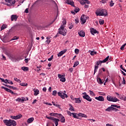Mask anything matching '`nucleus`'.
<instances>
[{"instance_id":"c756f323","label":"nucleus","mask_w":126,"mask_h":126,"mask_svg":"<svg viewBox=\"0 0 126 126\" xmlns=\"http://www.w3.org/2000/svg\"><path fill=\"white\" fill-rule=\"evenodd\" d=\"M65 77V74L61 75V74H58V78L61 79V78H63V77Z\"/></svg>"},{"instance_id":"bb28decb","label":"nucleus","mask_w":126,"mask_h":126,"mask_svg":"<svg viewBox=\"0 0 126 126\" xmlns=\"http://www.w3.org/2000/svg\"><path fill=\"white\" fill-rule=\"evenodd\" d=\"M72 117L74 118V119H78L79 116L77 115L78 114L75 113H72Z\"/></svg>"},{"instance_id":"69168bd1","label":"nucleus","mask_w":126,"mask_h":126,"mask_svg":"<svg viewBox=\"0 0 126 126\" xmlns=\"http://www.w3.org/2000/svg\"><path fill=\"white\" fill-rule=\"evenodd\" d=\"M42 90L44 92H46L47 91V88L46 87H44L43 89H42Z\"/></svg>"},{"instance_id":"a18cd8bd","label":"nucleus","mask_w":126,"mask_h":126,"mask_svg":"<svg viewBox=\"0 0 126 126\" xmlns=\"http://www.w3.org/2000/svg\"><path fill=\"white\" fill-rule=\"evenodd\" d=\"M29 99L28 97H22V101H23V102L25 101H28Z\"/></svg>"},{"instance_id":"a878e982","label":"nucleus","mask_w":126,"mask_h":126,"mask_svg":"<svg viewBox=\"0 0 126 126\" xmlns=\"http://www.w3.org/2000/svg\"><path fill=\"white\" fill-rule=\"evenodd\" d=\"M77 116H79V117H82V118H87V115L83 113H79L77 114Z\"/></svg>"},{"instance_id":"e2e57ef3","label":"nucleus","mask_w":126,"mask_h":126,"mask_svg":"<svg viewBox=\"0 0 126 126\" xmlns=\"http://www.w3.org/2000/svg\"><path fill=\"white\" fill-rule=\"evenodd\" d=\"M75 23L76 24H77V23H79V19L77 18V19H75Z\"/></svg>"},{"instance_id":"de8ad7c7","label":"nucleus","mask_w":126,"mask_h":126,"mask_svg":"<svg viewBox=\"0 0 126 126\" xmlns=\"http://www.w3.org/2000/svg\"><path fill=\"white\" fill-rule=\"evenodd\" d=\"M89 92H90V94L91 96H95V94L93 91L90 90Z\"/></svg>"},{"instance_id":"052dcab7","label":"nucleus","mask_w":126,"mask_h":126,"mask_svg":"<svg viewBox=\"0 0 126 126\" xmlns=\"http://www.w3.org/2000/svg\"><path fill=\"white\" fill-rule=\"evenodd\" d=\"M108 1V0H101V2L102 3H106Z\"/></svg>"},{"instance_id":"423d86ee","label":"nucleus","mask_w":126,"mask_h":126,"mask_svg":"<svg viewBox=\"0 0 126 126\" xmlns=\"http://www.w3.org/2000/svg\"><path fill=\"white\" fill-rule=\"evenodd\" d=\"M83 94L84 95V96H83V98L84 99H85L87 101H89V102H91V101H92V98L90 97L88 95H87L86 93H83Z\"/></svg>"},{"instance_id":"412c9836","label":"nucleus","mask_w":126,"mask_h":126,"mask_svg":"<svg viewBox=\"0 0 126 126\" xmlns=\"http://www.w3.org/2000/svg\"><path fill=\"white\" fill-rule=\"evenodd\" d=\"M33 91L34 92V96H37L39 94V93H40V91H39V90L38 89H34L33 90Z\"/></svg>"},{"instance_id":"f3484780","label":"nucleus","mask_w":126,"mask_h":126,"mask_svg":"<svg viewBox=\"0 0 126 126\" xmlns=\"http://www.w3.org/2000/svg\"><path fill=\"white\" fill-rule=\"evenodd\" d=\"M66 3H67V4H70V5H71L72 6H74V2L73 1H72L71 0H66Z\"/></svg>"},{"instance_id":"6e6552de","label":"nucleus","mask_w":126,"mask_h":126,"mask_svg":"<svg viewBox=\"0 0 126 126\" xmlns=\"http://www.w3.org/2000/svg\"><path fill=\"white\" fill-rule=\"evenodd\" d=\"M86 16L85 15H82L81 17V21H82L81 24H85L86 22Z\"/></svg>"},{"instance_id":"4468645a","label":"nucleus","mask_w":126,"mask_h":126,"mask_svg":"<svg viewBox=\"0 0 126 126\" xmlns=\"http://www.w3.org/2000/svg\"><path fill=\"white\" fill-rule=\"evenodd\" d=\"M4 124H5V126H10V119L9 120H4L3 121Z\"/></svg>"},{"instance_id":"72a5a7b5","label":"nucleus","mask_w":126,"mask_h":126,"mask_svg":"<svg viewBox=\"0 0 126 126\" xmlns=\"http://www.w3.org/2000/svg\"><path fill=\"white\" fill-rule=\"evenodd\" d=\"M5 81H7V83H8L9 84H11V85H13V82H12V81H10L9 80H7V79H5Z\"/></svg>"},{"instance_id":"7ed1b4c3","label":"nucleus","mask_w":126,"mask_h":126,"mask_svg":"<svg viewBox=\"0 0 126 126\" xmlns=\"http://www.w3.org/2000/svg\"><path fill=\"white\" fill-rule=\"evenodd\" d=\"M107 100L109 101V102H119L120 101V99L117 98L116 97H113L109 95L107 96Z\"/></svg>"},{"instance_id":"7c9ffc66","label":"nucleus","mask_w":126,"mask_h":126,"mask_svg":"<svg viewBox=\"0 0 126 126\" xmlns=\"http://www.w3.org/2000/svg\"><path fill=\"white\" fill-rule=\"evenodd\" d=\"M69 106L70 107L69 109V111H71V112H74V108L72 107V105L70 104H69Z\"/></svg>"},{"instance_id":"3c124183","label":"nucleus","mask_w":126,"mask_h":126,"mask_svg":"<svg viewBox=\"0 0 126 126\" xmlns=\"http://www.w3.org/2000/svg\"><path fill=\"white\" fill-rule=\"evenodd\" d=\"M104 20H99V24H100V25H103V24H104Z\"/></svg>"},{"instance_id":"680f3d73","label":"nucleus","mask_w":126,"mask_h":126,"mask_svg":"<svg viewBox=\"0 0 126 126\" xmlns=\"http://www.w3.org/2000/svg\"><path fill=\"white\" fill-rule=\"evenodd\" d=\"M0 80H1V82H4V83H6V82H5V80H4V79H2V78H0Z\"/></svg>"},{"instance_id":"2f4dec72","label":"nucleus","mask_w":126,"mask_h":126,"mask_svg":"<svg viewBox=\"0 0 126 126\" xmlns=\"http://www.w3.org/2000/svg\"><path fill=\"white\" fill-rule=\"evenodd\" d=\"M7 28V26L6 25H3L1 27V30L0 31H2V30H4V29H5L6 28Z\"/></svg>"},{"instance_id":"ddd939ff","label":"nucleus","mask_w":126,"mask_h":126,"mask_svg":"<svg viewBox=\"0 0 126 126\" xmlns=\"http://www.w3.org/2000/svg\"><path fill=\"white\" fill-rule=\"evenodd\" d=\"M1 88L2 89H4V90H5V91H6L7 92H9L10 93H11V94H14V93L12 91L7 88L1 87Z\"/></svg>"},{"instance_id":"b1692460","label":"nucleus","mask_w":126,"mask_h":126,"mask_svg":"<svg viewBox=\"0 0 126 126\" xmlns=\"http://www.w3.org/2000/svg\"><path fill=\"white\" fill-rule=\"evenodd\" d=\"M75 103L76 104H80L81 103V99H80V98H75Z\"/></svg>"},{"instance_id":"f257e3e1","label":"nucleus","mask_w":126,"mask_h":126,"mask_svg":"<svg viewBox=\"0 0 126 126\" xmlns=\"http://www.w3.org/2000/svg\"><path fill=\"white\" fill-rule=\"evenodd\" d=\"M96 16H107L108 12L107 10L104 9H98L95 11Z\"/></svg>"},{"instance_id":"37998d69","label":"nucleus","mask_w":126,"mask_h":126,"mask_svg":"<svg viewBox=\"0 0 126 126\" xmlns=\"http://www.w3.org/2000/svg\"><path fill=\"white\" fill-rule=\"evenodd\" d=\"M119 98H120V99H122V100H124V101H126V96L123 97V96H119Z\"/></svg>"},{"instance_id":"c9c22d12","label":"nucleus","mask_w":126,"mask_h":126,"mask_svg":"<svg viewBox=\"0 0 126 126\" xmlns=\"http://www.w3.org/2000/svg\"><path fill=\"white\" fill-rule=\"evenodd\" d=\"M101 69H102L103 70V71H104V72L106 71V70L104 68H102L101 69H100L99 70V71L98 73V75H100V74H101V73H102V72H103V71H102V70Z\"/></svg>"},{"instance_id":"aec40b11","label":"nucleus","mask_w":126,"mask_h":126,"mask_svg":"<svg viewBox=\"0 0 126 126\" xmlns=\"http://www.w3.org/2000/svg\"><path fill=\"white\" fill-rule=\"evenodd\" d=\"M6 2L10 3V4H14L15 3V0H4Z\"/></svg>"},{"instance_id":"338daca9","label":"nucleus","mask_w":126,"mask_h":126,"mask_svg":"<svg viewBox=\"0 0 126 126\" xmlns=\"http://www.w3.org/2000/svg\"><path fill=\"white\" fill-rule=\"evenodd\" d=\"M63 25H63H63H65V24H66V21L64 20L63 22Z\"/></svg>"},{"instance_id":"13d9d810","label":"nucleus","mask_w":126,"mask_h":126,"mask_svg":"<svg viewBox=\"0 0 126 126\" xmlns=\"http://www.w3.org/2000/svg\"><path fill=\"white\" fill-rule=\"evenodd\" d=\"M67 114L70 116V117H71L72 115V113L70 112V111H67Z\"/></svg>"},{"instance_id":"f8f14e48","label":"nucleus","mask_w":126,"mask_h":126,"mask_svg":"<svg viewBox=\"0 0 126 126\" xmlns=\"http://www.w3.org/2000/svg\"><path fill=\"white\" fill-rule=\"evenodd\" d=\"M95 99L97 100L98 101H100V102H103L104 100V96H99L98 97H95Z\"/></svg>"},{"instance_id":"473e14b6","label":"nucleus","mask_w":126,"mask_h":126,"mask_svg":"<svg viewBox=\"0 0 126 126\" xmlns=\"http://www.w3.org/2000/svg\"><path fill=\"white\" fill-rule=\"evenodd\" d=\"M112 107L113 108H117V109H120L121 108V106L115 105V104H112L111 105Z\"/></svg>"},{"instance_id":"6e6d98bb","label":"nucleus","mask_w":126,"mask_h":126,"mask_svg":"<svg viewBox=\"0 0 126 126\" xmlns=\"http://www.w3.org/2000/svg\"><path fill=\"white\" fill-rule=\"evenodd\" d=\"M122 84H126V80L125 79V78L124 77H123Z\"/></svg>"},{"instance_id":"4c0bfd02","label":"nucleus","mask_w":126,"mask_h":126,"mask_svg":"<svg viewBox=\"0 0 126 126\" xmlns=\"http://www.w3.org/2000/svg\"><path fill=\"white\" fill-rule=\"evenodd\" d=\"M16 101L17 102H21V103H23V101H22V98H21L20 97H19L17 99H16Z\"/></svg>"},{"instance_id":"774afa93","label":"nucleus","mask_w":126,"mask_h":126,"mask_svg":"<svg viewBox=\"0 0 126 126\" xmlns=\"http://www.w3.org/2000/svg\"><path fill=\"white\" fill-rule=\"evenodd\" d=\"M113 111H115V112H117V111H119V109L113 107Z\"/></svg>"},{"instance_id":"5fc2aeb1","label":"nucleus","mask_w":126,"mask_h":126,"mask_svg":"<svg viewBox=\"0 0 126 126\" xmlns=\"http://www.w3.org/2000/svg\"><path fill=\"white\" fill-rule=\"evenodd\" d=\"M46 118L48 119V120H51L52 121L53 119L54 118V117H48V116H46Z\"/></svg>"},{"instance_id":"09e8293b","label":"nucleus","mask_w":126,"mask_h":126,"mask_svg":"<svg viewBox=\"0 0 126 126\" xmlns=\"http://www.w3.org/2000/svg\"><path fill=\"white\" fill-rule=\"evenodd\" d=\"M57 93H58V92H57V91H54L52 93V95H53V96H56Z\"/></svg>"},{"instance_id":"5701e85b","label":"nucleus","mask_w":126,"mask_h":126,"mask_svg":"<svg viewBox=\"0 0 126 126\" xmlns=\"http://www.w3.org/2000/svg\"><path fill=\"white\" fill-rule=\"evenodd\" d=\"M96 79H97V81L98 83H99V84H103V80H102L101 79V78L97 77Z\"/></svg>"},{"instance_id":"c85d7f7f","label":"nucleus","mask_w":126,"mask_h":126,"mask_svg":"<svg viewBox=\"0 0 126 126\" xmlns=\"http://www.w3.org/2000/svg\"><path fill=\"white\" fill-rule=\"evenodd\" d=\"M22 69L24 71H28V70H29V68H28V67L23 66L22 67Z\"/></svg>"},{"instance_id":"cd10ccee","label":"nucleus","mask_w":126,"mask_h":126,"mask_svg":"<svg viewBox=\"0 0 126 126\" xmlns=\"http://www.w3.org/2000/svg\"><path fill=\"white\" fill-rule=\"evenodd\" d=\"M113 107L111 105V106H110L108 108L105 109V111H106L107 112H111V111H113Z\"/></svg>"},{"instance_id":"f03ea898","label":"nucleus","mask_w":126,"mask_h":126,"mask_svg":"<svg viewBox=\"0 0 126 126\" xmlns=\"http://www.w3.org/2000/svg\"><path fill=\"white\" fill-rule=\"evenodd\" d=\"M66 32H67V31H66V29H64V26H63V25H62L59 29L58 33L61 35L65 36V35H66Z\"/></svg>"},{"instance_id":"0e129e2a","label":"nucleus","mask_w":126,"mask_h":126,"mask_svg":"<svg viewBox=\"0 0 126 126\" xmlns=\"http://www.w3.org/2000/svg\"><path fill=\"white\" fill-rule=\"evenodd\" d=\"M70 98L71 99V100H73V101H74V100L76 98H74L73 97V95H71L70 96Z\"/></svg>"},{"instance_id":"49530a36","label":"nucleus","mask_w":126,"mask_h":126,"mask_svg":"<svg viewBox=\"0 0 126 126\" xmlns=\"http://www.w3.org/2000/svg\"><path fill=\"white\" fill-rule=\"evenodd\" d=\"M60 81H62V82H65V78L64 77L60 79Z\"/></svg>"},{"instance_id":"39448f33","label":"nucleus","mask_w":126,"mask_h":126,"mask_svg":"<svg viewBox=\"0 0 126 126\" xmlns=\"http://www.w3.org/2000/svg\"><path fill=\"white\" fill-rule=\"evenodd\" d=\"M110 59V56H107L105 59H104L103 61H99L96 62V64L97 65H99L100 63H107L108 61H109V59Z\"/></svg>"},{"instance_id":"c03bdc74","label":"nucleus","mask_w":126,"mask_h":126,"mask_svg":"<svg viewBox=\"0 0 126 126\" xmlns=\"http://www.w3.org/2000/svg\"><path fill=\"white\" fill-rule=\"evenodd\" d=\"M82 1H84V2H85V3H87V4H89V3H90V1L88 0H82Z\"/></svg>"},{"instance_id":"4be33fe9","label":"nucleus","mask_w":126,"mask_h":126,"mask_svg":"<svg viewBox=\"0 0 126 126\" xmlns=\"http://www.w3.org/2000/svg\"><path fill=\"white\" fill-rule=\"evenodd\" d=\"M50 116H51L52 117H56V118H59V115L60 114L58 113H51L49 114Z\"/></svg>"},{"instance_id":"a19ab883","label":"nucleus","mask_w":126,"mask_h":126,"mask_svg":"<svg viewBox=\"0 0 126 126\" xmlns=\"http://www.w3.org/2000/svg\"><path fill=\"white\" fill-rule=\"evenodd\" d=\"M97 54V52L95 51H91L90 55L91 56H94V55H96Z\"/></svg>"},{"instance_id":"0eeeda50","label":"nucleus","mask_w":126,"mask_h":126,"mask_svg":"<svg viewBox=\"0 0 126 126\" xmlns=\"http://www.w3.org/2000/svg\"><path fill=\"white\" fill-rule=\"evenodd\" d=\"M10 118L12 120H19V119H21V118H22V115L19 114V115H17L16 116H11Z\"/></svg>"},{"instance_id":"1a4fd4ad","label":"nucleus","mask_w":126,"mask_h":126,"mask_svg":"<svg viewBox=\"0 0 126 126\" xmlns=\"http://www.w3.org/2000/svg\"><path fill=\"white\" fill-rule=\"evenodd\" d=\"M90 32L92 35H94V34H99V32L97 31L94 28H91L90 29Z\"/></svg>"},{"instance_id":"79ce46f5","label":"nucleus","mask_w":126,"mask_h":126,"mask_svg":"<svg viewBox=\"0 0 126 126\" xmlns=\"http://www.w3.org/2000/svg\"><path fill=\"white\" fill-rule=\"evenodd\" d=\"M20 85H21V86H27V85H28V84L25 83H21V84H20Z\"/></svg>"},{"instance_id":"393cba45","label":"nucleus","mask_w":126,"mask_h":126,"mask_svg":"<svg viewBox=\"0 0 126 126\" xmlns=\"http://www.w3.org/2000/svg\"><path fill=\"white\" fill-rule=\"evenodd\" d=\"M33 121H34V118L32 117L28 119L27 123L28 124H31V123H33Z\"/></svg>"},{"instance_id":"9d476101","label":"nucleus","mask_w":126,"mask_h":126,"mask_svg":"<svg viewBox=\"0 0 126 126\" xmlns=\"http://www.w3.org/2000/svg\"><path fill=\"white\" fill-rule=\"evenodd\" d=\"M58 117H58L59 118L61 119L60 121H61V123H65V119H64V117H63V116L61 114H59Z\"/></svg>"},{"instance_id":"a211bd4d","label":"nucleus","mask_w":126,"mask_h":126,"mask_svg":"<svg viewBox=\"0 0 126 126\" xmlns=\"http://www.w3.org/2000/svg\"><path fill=\"white\" fill-rule=\"evenodd\" d=\"M10 124L11 125L10 126H16L17 125V124L16 123V121L13 120H10Z\"/></svg>"},{"instance_id":"8fccbe9b","label":"nucleus","mask_w":126,"mask_h":126,"mask_svg":"<svg viewBox=\"0 0 126 126\" xmlns=\"http://www.w3.org/2000/svg\"><path fill=\"white\" fill-rule=\"evenodd\" d=\"M75 53L76 55H78V54L79 53V49H75Z\"/></svg>"},{"instance_id":"603ef678","label":"nucleus","mask_w":126,"mask_h":126,"mask_svg":"<svg viewBox=\"0 0 126 126\" xmlns=\"http://www.w3.org/2000/svg\"><path fill=\"white\" fill-rule=\"evenodd\" d=\"M52 104L54 106H56V107H60L59 104H56V103H55V102H54V101H52Z\"/></svg>"},{"instance_id":"f704fd0d","label":"nucleus","mask_w":126,"mask_h":126,"mask_svg":"<svg viewBox=\"0 0 126 126\" xmlns=\"http://www.w3.org/2000/svg\"><path fill=\"white\" fill-rule=\"evenodd\" d=\"M79 64V62L78 61H76L74 62V65L73 67H75L76 66H77V65H78Z\"/></svg>"},{"instance_id":"864d4df0","label":"nucleus","mask_w":126,"mask_h":126,"mask_svg":"<svg viewBox=\"0 0 126 126\" xmlns=\"http://www.w3.org/2000/svg\"><path fill=\"white\" fill-rule=\"evenodd\" d=\"M15 81H17V82H21V81H20V79H17V78H14Z\"/></svg>"},{"instance_id":"ea45409f","label":"nucleus","mask_w":126,"mask_h":126,"mask_svg":"<svg viewBox=\"0 0 126 126\" xmlns=\"http://www.w3.org/2000/svg\"><path fill=\"white\" fill-rule=\"evenodd\" d=\"M114 4H115V2H114V1L111 0L109 4L110 6L112 7V6H114Z\"/></svg>"},{"instance_id":"20e7f679","label":"nucleus","mask_w":126,"mask_h":126,"mask_svg":"<svg viewBox=\"0 0 126 126\" xmlns=\"http://www.w3.org/2000/svg\"><path fill=\"white\" fill-rule=\"evenodd\" d=\"M65 93H66V92L65 91H64V93L58 92V96H60V97H61V98H62V99H64V98H67L68 97L67 94H66Z\"/></svg>"},{"instance_id":"6ab92c4d","label":"nucleus","mask_w":126,"mask_h":126,"mask_svg":"<svg viewBox=\"0 0 126 126\" xmlns=\"http://www.w3.org/2000/svg\"><path fill=\"white\" fill-rule=\"evenodd\" d=\"M78 34L80 37H85V32H83V31L78 32Z\"/></svg>"},{"instance_id":"bf43d9fd","label":"nucleus","mask_w":126,"mask_h":126,"mask_svg":"<svg viewBox=\"0 0 126 126\" xmlns=\"http://www.w3.org/2000/svg\"><path fill=\"white\" fill-rule=\"evenodd\" d=\"M53 58H54L53 55L51 56V57L48 59L49 62H51V61H52V60H53Z\"/></svg>"},{"instance_id":"58836bf2","label":"nucleus","mask_w":126,"mask_h":126,"mask_svg":"<svg viewBox=\"0 0 126 126\" xmlns=\"http://www.w3.org/2000/svg\"><path fill=\"white\" fill-rule=\"evenodd\" d=\"M126 43H125L124 44H123L120 48V50H122V51H124V50H125V47H126Z\"/></svg>"},{"instance_id":"2eb2a0df","label":"nucleus","mask_w":126,"mask_h":126,"mask_svg":"<svg viewBox=\"0 0 126 126\" xmlns=\"http://www.w3.org/2000/svg\"><path fill=\"white\" fill-rule=\"evenodd\" d=\"M67 51V49H64L63 50H62L58 54V57H62L63 54H65V53Z\"/></svg>"},{"instance_id":"dca6fc26","label":"nucleus","mask_w":126,"mask_h":126,"mask_svg":"<svg viewBox=\"0 0 126 126\" xmlns=\"http://www.w3.org/2000/svg\"><path fill=\"white\" fill-rule=\"evenodd\" d=\"M17 18L18 17L17 15H12L11 17V21H14V20H15V21H16V20H17Z\"/></svg>"},{"instance_id":"9b49d317","label":"nucleus","mask_w":126,"mask_h":126,"mask_svg":"<svg viewBox=\"0 0 126 126\" xmlns=\"http://www.w3.org/2000/svg\"><path fill=\"white\" fill-rule=\"evenodd\" d=\"M52 121H53V123L55 124L56 126H59V122H60V119L53 117Z\"/></svg>"},{"instance_id":"e433bc0d","label":"nucleus","mask_w":126,"mask_h":126,"mask_svg":"<svg viewBox=\"0 0 126 126\" xmlns=\"http://www.w3.org/2000/svg\"><path fill=\"white\" fill-rule=\"evenodd\" d=\"M79 10H80V9L78 7H75L74 9V11H75L76 13H77V12H79Z\"/></svg>"},{"instance_id":"4d7b16f0","label":"nucleus","mask_w":126,"mask_h":126,"mask_svg":"<svg viewBox=\"0 0 126 126\" xmlns=\"http://www.w3.org/2000/svg\"><path fill=\"white\" fill-rule=\"evenodd\" d=\"M72 28H73V25L71 24L69 25V29H72Z\"/></svg>"}]
</instances>
